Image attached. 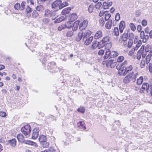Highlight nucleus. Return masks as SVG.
<instances>
[{"label": "nucleus", "mask_w": 152, "mask_h": 152, "mask_svg": "<svg viewBox=\"0 0 152 152\" xmlns=\"http://www.w3.org/2000/svg\"><path fill=\"white\" fill-rule=\"evenodd\" d=\"M88 23V21L85 20L80 24L79 28L80 31L75 38V40L77 41H80L82 38H85L86 36H89L91 34V32L90 30L85 29L87 26Z\"/></svg>", "instance_id": "f257e3e1"}, {"label": "nucleus", "mask_w": 152, "mask_h": 152, "mask_svg": "<svg viewBox=\"0 0 152 152\" xmlns=\"http://www.w3.org/2000/svg\"><path fill=\"white\" fill-rule=\"evenodd\" d=\"M31 131V127L28 124L24 126L21 129V132L26 136L29 135Z\"/></svg>", "instance_id": "f03ea898"}, {"label": "nucleus", "mask_w": 152, "mask_h": 152, "mask_svg": "<svg viewBox=\"0 0 152 152\" xmlns=\"http://www.w3.org/2000/svg\"><path fill=\"white\" fill-rule=\"evenodd\" d=\"M120 67V66H116V69L118 70V73L119 75L121 76H125L128 73L126 70L125 66H122L121 68Z\"/></svg>", "instance_id": "7ed1b4c3"}, {"label": "nucleus", "mask_w": 152, "mask_h": 152, "mask_svg": "<svg viewBox=\"0 0 152 152\" xmlns=\"http://www.w3.org/2000/svg\"><path fill=\"white\" fill-rule=\"evenodd\" d=\"M146 55L147 56L145 58L146 62V64H148L151 61V58L152 56V50H150V52H148L146 53H143L142 54V57L144 58Z\"/></svg>", "instance_id": "20e7f679"}, {"label": "nucleus", "mask_w": 152, "mask_h": 152, "mask_svg": "<svg viewBox=\"0 0 152 152\" xmlns=\"http://www.w3.org/2000/svg\"><path fill=\"white\" fill-rule=\"evenodd\" d=\"M39 131V128L38 127H36L33 129L31 137L32 139H35L38 137Z\"/></svg>", "instance_id": "39448f33"}, {"label": "nucleus", "mask_w": 152, "mask_h": 152, "mask_svg": "<svg viewBox=\"0 0 152 152\" xmlns=\"http://www.w3.org/2000/svg\"><path fill=\"white\" fill-rule=\"evenodd\" d=\"M60 4H61L60 3V0H57L54 1L51 5L52 8L53 9L58 8L59 9Z\"/></svg>", "instance_id": "423d86ee"}, {"label": "nucleus", "mask_w": 152, "mask_h": 152, "mask_svg": "<svg viewBox=\"0 0 152 152\" xmlns=\"http://www.w3.org/2000/svg\"><path fill=\"white\" fill-rule=\"evenodd\" d=\"M44 16L45 17H51L52 20L55 19L56 17L53 16V13L48 10H46L45 11Z\"/></svg>", "instance_id": "0eeeda50"}, {"label": "nucleus", "mask_w": 152, "mask_h": 152, "mask_svg": "<svg viewBox=\"0 0 152 152\" xmlns=\"http://www.w3.org/2000/svg\"><path fill=\"white\" fill-rule=\"evenodd\" d=\"M87 37L85 38H82L84 42V44L86 45L91 44L93 39V37L92 36L88 37Z\"/></svg>", "instance_id": "6e6552de"}, {"label": "nucleus", "mask_w": 152, "mask_h": 152, "mask_svg": "<svg viewBox=\"0 0 152 152\" xmlns=\"http://www.w3.org/2000/svg\"><path fill=\"white\" fill-rule=\"evenodd\" d=\"M116 63L114 62L113 60H109L106 64V66L108 67H110L112 68H114L115 66Z\"/></svg>", "instance_id": "1a4fd4ad"}, {"label": "nucleus", "mask_w": 152, "mask_h": 152, "mask_svg": "<svg viewBox=\"0 0 152 152\" xmlns=\"http://www.w3.org/2000/svg\"><path fill=\"white\" fill-rule=\"evenodd\" d=\"M149 88V85L148 83H143L142 86L141 88L140 89V92L141 93L144 92L145 90L147 91L148 90Z\"/></svg>", "instance_id": "9d476101"}, {"label": "nucleus", "mask_w": 152, "mask_h": 152, "mask_svg": "<svg viewBox=\"0 0 152 152\" xmlns=\"http://www.w3.org/2000/svg\"><path fill=\"white\" fill-rule=\"evenodd\" d=\"M128 80H129V82L132 81L133 82H134L135 81V77L134 76V72H132L130 73H129L126 76Z\"/></svg>", "instance_id": "9b49d317"}, {"label": "nucleus", "mask_w": 152, "mask_h": 152, "mask_svg": "<svg viewBox=\"0 0 152 152\" xmlns=\"http://www.w3.org/2000/svg\"><path fill=\"white\" fill-rule=\"evenodd\" d=\"M67 18H68V20H70L71 22H73L77 19V16L75 13H72L69 17L67 16Z\"/></svg>", "instance_id": "f8f14e48"}, {"label": "nucleus", "mask_w": 152, "mask_h": 152, "mask_svg": "<svg viewBox=\"0 0 152 152\" xmlns=\"http://www.w3.org/2000/svg\"><path fill=\"white\" fill-rule=\"evenodd\" d=\"M85 123L84 121H80L77 123V125L78 127L81 130H84L86 129Z\"/></svg>", "instance_id": "ddd939ff"}, {"label": "nucleus", "mask_w": 152, "mask_h": 152, "mask_svg": "<svg viewBox=\"0 0 152 152\" xmlns=\"http://www.w3.org/2000/svg\"><path fill=\"white\" fill-rule=\"evenodd\" d=\"M67 16H62L56 19L55 21L54 22L55 23H59L64 20H67Z\"/></svg>", "instance_id": "4468645a"}, {"label": "nucleus", "mask_w": 152, "mask_h": 152, "mask_svg": "<svg viewBox=\"0 0 152 152\" xmlns=\"http://www.w3.org/2000/svg\"><path fill=\"white\" fill-rule=\"evenodd\" d=\"M126 25L124 21H121L119 24V31L121 33H122L123 30L125 27Z\"/></svg>", "instance_id": "2eb2a0df"}, {"label": "nucleus", "mask_w": 152, "mask_h": 152, "mask_svg": "<svg viewBox=\"0 0 152 152\" xmlns=\"http://www.w3.org/2000/svg\"><path fill=\"white\" fill-rule=\"evenodd\" d=\"M80 21L78 20H77L75 21L72 26V28L73 31H76L78 28L79 25Z\"/></svg>", "instance_id": "dca6fc26"}, {"label": "nucleus", "mask_w": 152, "mask_h": 152, "mask_svg": "<svg viewBox=\"0 0 152 152\" xmlns=\"http://www.w3.org/2000/svg\"><path fill=\"white\" fill-rule=\"evenodd\" d=\"M71 10V8L67 7L64 9L62 11L61 14L63 15H66L69 13Z\"/></svg>", "instance_id": "f3484780"}, {"label": "nucleus", "mask_w": 152, "mask_h": 152, "mask_svg": "<svg viewBox=\"0 0 152 152\" xmlns=\"http://www.w3.org/2000/svg\"><path fill=\"white\" fill-rule=\"evenodd\" d=\"M102 36V32L101 31H98L95 33L94 38L96 39H97L101 37Z\"/></svg>", "instance_id": "a211bd4d"}, {"label": "nucleus", "mask_w": 152, "mask_h": 152, "mask_svg": "<svg viewBox=\"0 0 152 152\" xmlns=\"http://www.w3.org/2000/svg\"><path fill=\"white\" fill-rule=\"evenodd\" d=\"M144 48V45H142L140 48V50L138 51L137 54V58L138 60H139L142 54V51L143 50Z\"/></svg>", "instance_id": "6ab92c4d"}, {"label": "nucleus", "mask_w": 152, "mask_h": 152, "mask_svg": "<svg viewBox=\"0 0 152 152\" xmlns=\"http://www.w3.org/2000/svg\"><path fill=\"white\" fill-rule=\"evenodd\" d=\"M111 52L109 49H107L105 52V54L104 56V59H106L109 57H110Z\"/></svg>", "instance_id": "aec40b11"}, {"label": "nucleus", "mask_w": 152, "mask_h": 152, "mask_svg": "<svg viewBox=\"0 0 152 152\" xmlns=\"http://www.w3.org/2000/svg\"><path fill=\"white\" fill-rule=\"evenodd\" d=\"M60 3L61 4H60V6H59L60 10H61L64 7L69 5L68 3L66 1L62 2V1L60 0Z\"/></svg>", "instance_id": "412c9836"}, {"label": "nucleus", "mask_w": 152, "mask_h": 152, "mask_svg": "<svg viewBox=\"0 0 152 152\" xmlns=\"http://www.w3.org/2000/svg\"><path fill=\"white\" fill-rule=\"evenodd\" d=\"M47 138L46 137L43 135H40L39 138V140L40 143H41L43 142L46 140Z\"/></svg>", "instance_id": "4be33fe9"}, {"label": "nucleus", "mask_w": 152, "mask_h": 152, "mask_svg": "<svg viewBox=\"0 0 152 152\" xmlns=\"http://www.w3.org/2000/svg\"><path fill=\"white\" fill-rule=\"evenodd\" d=\"M9 142L10 145L13 147H15L16 145V141L15 139L9 140Z\"/></svg>", "instance_id": "5701e85b"}, {"label": "nucleus", "mask_w": 152, "mask_h": 152, "mask_svg": "<svg viewBox=\"0 0 152 152\" xmlns=\"http://www.w3.org/2000/svg\"><path fill=\"white\" fill-rule=\"evenodd\" d=\"M113 25L112 22L111 20H109L107 22L105 25L106 28L107 29H110Z\"/></svg>", "instance_id": "b1692460"}, {"label": "nucleus", "mask_w": 152, "mask_h": 152, "mask_svg": "<svg viewBox=\"0 0 152 152\" xmlns=\"http://www.w3.org/2000/svg\"><path fill=\"white\" fill-rule=\"evenodd\" d=\"M128 37V32H125L122 36V39L123 40L125 41L127 40Z\"/></svg>", "instance_id": "393cba45"}, {"label": "nucleus", "mask_w": 152, "mask_h": 152, "mask_svg": "<svg viewBox=\"0 0 152 152\" xmlns=\"http://www.w3.org/2000/svg\"><path fill=\"white\" fill-rule=\"evenodd\" d=\"M113 34L116 36H118L119 34V30L117 27H115L113 30Z\"/></svg>", "instance_id": "a878e982"}, {"label": "nucleus", "mask_w": 152, "mask_h": 152, "mask_svg": "<svg viewBox=\"0 0 152 152\" xmlns=\"http://www.w3.org/2000/svg\"><path fill=\"white\" fill-rule=\"evenodd\" d=\"M71 22L69 20L65 24L66 28L69 29L72 27V25L71 24Z\"/></svg>", "instance_id": "bb28decb"}, {"label": "nucleus", "mask_w": 152, "mask_h": 152, "mask_svg": "<svg viewBox=\"0 0 152 152\" xmlns=\"http://www.w3.org/2000/svg\"><path fill=\"white\" fill-rule=\"evenodd\" d=\"M143 81V78L142 76L140 77L137 80V85H141Z\"/></svg>", "instance_id": "cd10ccee"}, {"label": "nucleus", "mask_w": 152, "mask_h": 152, "mask_svg": "<svg viewBox=\"0 0 152 152\" xmlns=\"http://www.w3.org/2000/svg\"><path fill=\"white\" fill-rule=\"evenodd\" d=\"M17 139L20 142H22L24 140V137L21 134H19L17 136Z\"/></svg>", "instance_id": "c85d7f7f"}, {"label": "nucleus", "mask_w": 152, "mask_h": 152, "mask_svg": "<svg viewBox=\"0 0 152 152\" xmlns=\"http://www.w3.org/2000/svg\"><path fill=\"white\" fill-rule=\"evenodd\" d=\"M118 55V52L115 51H113L111 52L110 58L115 57Z\"/></svg>", "instance_id": "c756f323"}, {"label": "nucleus", "mask_w": 152, "mask_h": 152, "mask_svg": "<svg viewBox=\"0 0 152 152\" xmlns=\"http://www.w3.org/2000/svg\"><path fill=\"white\" fill-rule=\"evenodd\" d=\"M124 66L126 68V70L128 73L129 71H131L133 69L132 66L131 65L127 66Z\"/></svg>", "instance_id": "7c9ffc66"}, {"label": "nucleus", "mask_w": 152, "mask_h": 152, "mask_svg": "<svg viewBox=\"0 0 152 152\" xmlns=\"http://www.w3.org/2000/svg\"><path fill=\"white\" fill-rule=\"evenodd\" d=\"M46 140L43 142L41 143L42 146L45 148H47L49 146V143L48 142H46Z\"/></svg>", "instance_id": "2f4dec72"}, {"label": "nucleus", "mask_w": 152, "mask_h": 152, "mask_svg": "<svg viewBox=\"0 0 152 152\" xmlns=\"http://www.w3.org/2000/svg\"><path fill=\"white\" fill-rule=\"evenodd\" d=\"M26 143L28 145L34 146L35 147H37L38 146V145L36 143L31 141H27Z\"/></svg>", "instance_id": "473e14b6"}, {"label": "nucleus", "mask_w": 152, "mask_h": 152, "mask_svg": "<svg viewBox=\"0 0 152 152\" xmlns=\"http://www.w3.org/2000/svg\"><path fill=\"white\" fill-rule=\"evenodd\" d=\"M66 28L65 24H62L60 26H59L58 28V31H61L65 29Z\"/></svg>", "instance_id": "72a5a7b5"}, {"label": "nucleus", "mask_w": 152, "mask_h": 152, "mask_svg": "<svg viewBox=\"0 0 152 152\" xmlns=\"http://www.w3.org/2000/svg\"><path fill=\"white\" fill-rule=\"evenodd\" d=\"M105 45V44L102 41L98 42V47L99 49L103 48Z\"/></svg>", "instance_id": "f704fd0d"}, {"label": "nucleus", "mask_w": 152, "mask_h": 152, "mask_svg": "<svg viewBox=\"0 0 152 152\" xmlns=\"http://www.w3.org/2000/svg\"><path fill=\"white\" fill-rule=\"evenodd\" d=\"M129 26L131 30L132 31H134L136 29V27L133 23H130L129 24Z\"/></svg>", "instance_id": "c9c22d12"}, {"label": "nucleus", "mask_w": 152, "mask_h": 152, "mask_svg": "<svg viewBox=\"0 0 152 152\" xmlns=\"http://www.w3.org/2000/svg\"><path fill=\"white\" fill-rule=\"evenodd\" d=\"M94 6L93 4H91L88 7V10L90 13L92 12L94 10Z\"/></svg>", "instance_id": "e433bc0d"}, {"label": "nucleus", "mask_w": 152, "mask_h": 152, "mask_svg": "<svg viewBox=\"0 0 152 152\" xmlns=\"http://www.w3.org/2000/svg\"><path fill=\"white\" fill-rule=\"evenodd\" d=\"M96 47H98V43L96 41H95L92 43L91 48L93 49H95Z\"/></svg>", "instance_id": "4c0bfd02"}, {"label": "nucleus", "mask_w": 152, "mask_h": 152, "mask_svg": "<svg viewBox=\"0 0 152 152\" xmlns=\"http://www.w3.org/2000/svg\"><path fill=\"white\" fill-rule=\"evenodd\" d=\"M39 16L38 13L36 11H34L32 13V17L34 18H36Z\"/></svg>", "instance_id": "58836bf2"}, {"label": "nucleus", "mask_w": 152, "mask_h": 152, "mask_svg": "<svg viewBox=\"0 0 152 152\" xmlns=\"http://www.w3.org/2000/svg\"><path fill=\"white\" fill-rule=\"evenodd\" d=\"M142 44V41L141 40H139L138 42L137 43L134 49L135 50H137L138 48L140 47Z\"/></svg>", "instance_id": "ea45409f"}, {"label": "nucleus", "mask_w": 152, "mask_h": 152, "mask_svg": "<svg viewBox=\"0 0 152 152\" xmlns=\"http://www.w3.org/2000/svg\"><path fill=\"white\" fill-rule=\"evenodd\" d=\"M102 5V4L100 2H99L95 5V7L96 9H99Z\"/></svg>", "instance_id": "a19ab883"}, {"label": "nucleus", "mask_w": 152, "mask_h": 152, "mask_svg": "<svg viewBox=\"0 0 152 152\" xmlns=\"http://www.w3.org/2000/svg\"><path fill=\"white\" fill-rule=\"evenodd\" d=\"M108 4V3H107V2H104L103 3L102 7L104 9H106L109 8Z\"/></svg>", "instance_id": "79ce46f5"}, {"label": "nucleus", "mask_w": 152, "mask_h": 152, "mask_svg": "<svg viewBox=\"0 0 152 152\" xmlns=\"http://www.w3.org/2000/svg\"><path fill=\"white\" fill-rule=\"evenodd\" d=\"M109 41V38L108 37L106 36L103 38L102 41L105 44L106 42H108Z\"/></svg>", "instance_id": "37998d69"}, {"label": "nucleus", "mask_w": 152, "mask_h": 152, "mask_svg": "<svg viewBox=\"0 0 152 152\" xmlns=\"http://www.w3.org/2000/svg\"><path fill=\"white\" fill-rule=\"evenodd\" d=\"M77 110L82 113H83L85 112V109L83 107H80L77 109Z\"/></svg>", "instance_id": "c03bdc74"}, {"label": "nucleus", "mask_w": 152, "mask_h": 152, "mask_svg": "<svg viewBox=\"0 0 152 152\" xmlns=\"http://www.w3.org/2000/svg\"><path fill=\"white\" fill-rule=\"evenodd\" d=\"M133 44V41L131 39H129L127 47L128 48H130Z\"/></svg>", "instance_id": "a18cd8bd"}, {"label": "nucleus", "mask_w": 152, "mask_h": 152, "mask_svg": "<svg viewBox=\"0 0 152 152\" xmlns=\"http://www.w3.org/2000/svg\"><path fill=\"white\" fill-rule=\"evenodd\" d=\"M50 19L48 18H45L42 19V21L45 24H47L49 22Z\"/></svg>", "instance_id": "49530a36"}, {"label": "nucleus", "mask_w": 152, "mask_h": 152, "mask_svg": "<svg viewBox=\"0 0 152 152\" xmlns=\"http://www.w3.org/2000/svg\"><path fill=\"white\" fill-rule=\"evenodd\" d=\"M124 59V57L122 56H119L117 59V61L118 62H122Z\"/></svg>", "instance_id": "de8ad7c7"}, {"label": "nucleus", "mask_w": 152, "mask_h": 152, "mask_svg": "<svg viewBox=\"0 0 152 152\" xmlns=\"http://www.w3.org/2000/svg\"><path fill=\"white\" fill-rule=\"evenodd\" d=\"M149 36L148 35L144 36L143 37L142 41L143 42H145L148 39H149Z\"/></svg>", "instance_id": "09e8293b"}, {"label": "nucleus", "mask_w": 152, "mask_h": 152, "mask_svg": "<svg viewBox=\"0 0 152 152\" xmlns=\"http://www.w3.org/2000/svg\"><path fill=\"white\" fill-rule=\"evenodd\" d=\"M73 33L72 31H69L67 32L66 36L67 37H71L72 35H73Z\"/></svg>", "instance_id": "8fccbe9b"}, {"label": "nucleus", "mask_w": 152, "mask_h": 152, "mask_svg": "<svg viewBox=\"0 0 152 152\" xmlns=\"http://www.w3.org/2000/svg\"><path fill=\"white\" fill-rule=\"evenodd\" d=\"M105 23V21L103 18H101L99 19V23L101 26H103Z\"/></svg>", "instance_id": "3c124183"}, {"label": "nucleus", "mask_w": 152, "mask_h": 152, "mask_svg": "<svg viewBox=\"0 0 152 152\" xmlns=\"http://www.w3.org/2000/svg\"><path fill=\"white\" fill-rule=\"evenodd\" d=\"M14 7L15 10H19L21 8L20 4L18 3L16 4L14 6Z\"/></svg>", "instance_id": "603ef678"}, {"label": "nucleus", "mask_w": 152, "mask_h": 152, "mask_svg": "<svg viewBox=\"0 0 152 152\" xmlns=\"http://www.w3.org/2000/svg\"><path fill=\"white\" fill-rule=\"evenodd\" d=\"M123 82L125 84L129 83L130 82L127 77L126 76L123 79Z\"/></svg>", "instance_id": "864d4df0"}, {"label": "nucleus", "mask_w": 152, "mask_h": 152, "mask_svg": "<svg viewBox=\"0 0 152 152\" xmlns=\"http://www.w3.org/2000/svg\"><path fill=\"white\" fill-rule=\"evenodd\" d=\"M110 16H111V15H110V14H109V13L106 14L105 15V17H104L105 20H108L109 19L110 17Z\"/></svg>", "instance_id": "5fc2aeb1"}, {"label": "nucleus", "mask_w": 152, "mask_h": 152, "mask_svg": "<svg viewBox=\"0 0 152 152\" xmlns=\"http://www.w3.org/2000/svg\"><path fill=\"white\" fill-rule=\"evenodd\" d=\"M120 15L119 13H117L115 16V20L117 21H118L120 19Z\"/></svg>", "instance_id": "6e6d98bb"}, {"label": "nucleus", "mask_w": 152, "mask_h": 152, "mask_svg": "<svg viewBox=\"0 0 152 152\" xmlns=\"http://www.w3.org/2000/svg\"><path fill=\"white\" fill-rule=\"evenodd\" d=\"M139 41L138 39V37L137 36H135L134 37V39L133 43L134 44H136Z\"/></svg>", "instance_id": "4d7b16f0"}, {"label": "nucleus", "mask_w": 152, "mask_h": 152, "mask_svg": "<svg viewBox=\"0 0 152 152\" xmlns=\"http://www.w3.org/2000/svg\"><path fill=\"white\" fill-rule=\"evenodd\" d=\"M150 50H149L148 47H146L145 48V50L144 49L142 51H143L142 53H147L148 52H150Z\"/></svg>", "instance_id": "13d9d810"}, {"label": "nucleus", "mask_w": 152, "mask_h": 152, "mask_svg": "<svg viewBox=\"0 0 152 152\" xmlns=\"http://www.w3.org/2000/svg\"><path fill=\"white\" fill-rule=\"evenodd\" d=\"M145 63H146V61H145L144 60H142L141 62L140 63V66L142 68H143L145 66Z\"/></svg>", "instance_id": "bf43d9fd"}, {"label": "nucleus", "mask_w": 152, "mask_h": 152, "mask_svg": "<svg viewBox=\"0 0 152 152\" xmlns=\"http://www.w3.org/2000/svg\"><path fill=\"white\" fill-rule=\"evenodd\" d=\"M26 3V2L24 1H23L22 2L21 4V10H23L25 7V6Z\"/></svg>", "instance_id": "052dcab7"}, {"label": "nucleus", "mask_w": 152, "mask_h": 152, "mask_svg": "<svg viewBox=\"0 0 152 152\" xmlns=\"http://www.w3.org/2000/svg\"><path fill=\"white\" fill-rule=\"evenodd\" d=\"M104 51L103 49L100 50L98 53V54L99 55L102 56L104 53Z\"/></svg>", "instance_id": "680f3d73"}, {"label": "nucleus", "mask_w": 152, "mask_h": 152, "mask_svg": "<svg viewBox=\"0 0 152 152\" xmlns=\"http://www.w3.org/2000/svg\"><path fill=\"white\" fill-rule=\"evenodd\" d=\"M36 9L38 11H42L43 10V7L41 5L38 6L37 7Z\"/></svg>", "instance_id": "e2e57ef3"}, {"label": "nucleus", "mask_w": 152, "mask_h": 152, "mask_svg": "<svg viewBox=\"0 0 152 152\" xmlns=\"http://www.w3.org/2000/svg\"><path fill=\"white\" fill-rule=\"evenodd\" d=\"M6 116V113L5 112L3 111L0 112V116L4 117Z\"/></svg>", "instance_id": "0e129e2a"}, {"label": "nucleus", "mask_w": 152, "mask_h": 152, "mask_svg": "<svg viewBox=\"0 0 152 152\" xmlns=\"http://www.w3.org/2000/svg\"><path fill=\"white\" fill-rule=\"evenodd\" d=\"M135 50L134 49L131 50L129 53V55L130 56H132L134 53Z\"/></svg>", "instance_id": "69168bd1"}, {"label": "nucleus", "mask_w": 152, "mask_h": 152, "mask_svg": "<svg viewBox=\"0 0 152 152\" xmlns=\"http://www.w3.org/2000/svg\"><path fill=\"white\" fill-rule=\"evenodd\" d=\"M31 11V9L29 6H27L26 8V12L27 13H29Z\"/></svg>", "instance_id": "338daca9"}, {"label": "nucleus", "mask_w": 152, "mask_h": 152, "mask_svg": "<svg viewBox=\"0 0 152 152\" xmlns=\"http://www.w3.org/2000/svg\"><path fill=\"white\" fill-rule=\"evenodd\" d=\"M47 149L48 150V152H54L55 151L53 148L52 147H50L48 149Z\"/></svg>", "instance_id": "774afa93"}]
</instances>
